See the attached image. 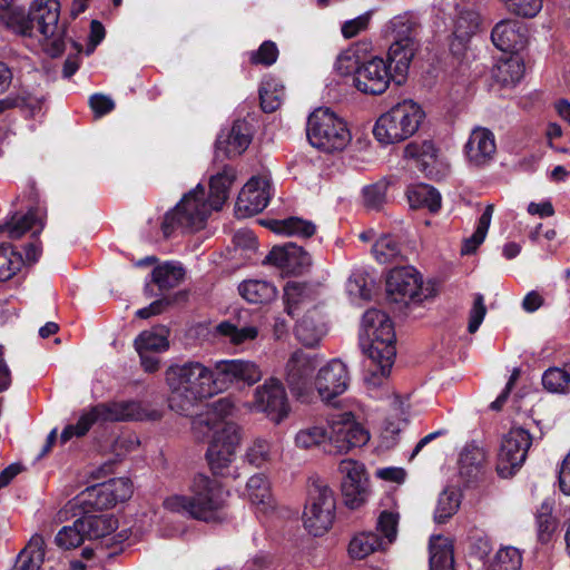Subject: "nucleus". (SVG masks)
Segmentation results:
<instances>
[{
    "label": "nucleus",
    "instance_id": "f257e3e1",
    "mask_svg": "<svg viewBox=\"0 0 570 570\" xmlns=\"http://www.w3.org/2000/svg\"><path fill=\"white\" fill-rule=\"evenodd\" d=\"M169 409L180 415L194 417L191 428L197 439L210 438L205 458L212 473L217 476L229 475L230 464L242 439L240 428L224 420L233 409L232 402L219 399L212 403L206 413H198V402L208 396L207 391L180 386H169Z\"/></svg>",
    "mask_w": 570,
    "mask_h": 570
},
{
    "label": "nucleus",
    "instance_id": "f03ea898",
    "mask_svg": "<svg viewBox=\"0 0 570 570\" xmlns=\"http://www.w3.org/2000/svg\"><path fill=\"white\" fill-rule=\"evenodd\" d=\"M262 377V371L252 361L223 360L213 370L199 362L171 365L166 371L168 386L207 391V395L223 392L232 385H253Z\"/></svg>",
    "mask_w": 570,
    "mask_h": 570
},
{
    "label": "nucleus",
    "instance_id": "7ed1b4c3",
    "mask_svg": "<svg viewBox=\"0 0 570 570\" xmlns=\"http://www.w3.org/2000/svg\"><path fill=\"white\" fill-rule=\"evenodd\" d=\"M236 179L235 169L225 165L222 171L216 173L209 179V205L205 202V188L198 184L196 188L184 195L175 208L168 212L161 223L165 237L180 227L187 230L204 228L212 210H220L229 197V190Z\"/></svg>",
    "mask_w": 570,
    "mask_h": 570
},
{
    "label": "nucleus",
    "instance_id": "20e7f679",
    "mask_svg": "<svg viewBox=\"0 0 570 570\" xmlns=\"http://www.w3.org/2000/svg\"><path fill=\"white\" fill-rule=\"evenodd\" d=\"M358 344L370 361L365 382L372 386L382 385L396 356V334L389 314L374 307L368 308L362 317Z\"/></svg>",
    "mask_w": 570,
    "mask_h": 570
},
{
    "label": "nucleus",
    "instance_id": "39448f33",
    "mask_svg": "<svg viewBox=\"0 0 570 570\" xmlns=\"http://www.w3.org/2000/svg\"><path fill=\"white\" fill-rule=\"evenodd\" d=\"M16 31L28 37L39 36L49 56H60L66 48V24L60 22V2L33 0L28 16L19 18Z\"/></svg>",
    "mask_w": 570,
    "mask_h": 570
},
{
    "label": "nucleus",
    "instance_id": "423d86ee",
    "mask_svg": "<svg viewBox=\"0 0 570 570\" xmlns=\"http://www.w3.org/2000/svg\"><path fill=\"white\" fill-rule=\"evenodd\" d=\"M224 493L220 484L205 474L194 478L190 495H175L165 501L167 509L189 517L214 522L218 520L217 513L223 508Z\"/></svg>",
    "mask_w": 570,
    "mask_h": 570
},
{
    "label": "nucleus",
    "instance_id": "0eeeda50",
    "mask_svg": "<svg viewBox=\"0 0 570 570\" xmlns=\"http://www.w3.org/2000/svg\"><path fill=\"white\" fill-rule=\"evenodd\" d=\"M424 112L413 100H403L382 115L373 127L377 142H402L420 127Z\"/></svg>",
    "mask_w": 570,
    "mask_h": 570
},
{
    "label": "nucleus",
    "instance_id": "6e6552de",
    "mask_svg": "<svg viewBox=\"0 0 570 570\" xmlns=\"http://www.w3.org/2000/svg\"><path fill=\"white\" fill-rule=\"evenodd\" d=\"M335 511L333 490L318 479L313 480L308 487V501L303 513L305 529L314 537H322L331 529Z\"/></svg>",
    "mask_w": 570,
    "mask_h": 570
},
{
    "label": "nucleus",
    "instance_id": "1a4fd4ad",
    "mask_svg": "<svg viewBox=\"0 0 570 570\" xmlns=\"http://www.w3.org/2000/svg\"><path fill=\"white\" fill-rule=\"evenodd\" d=\"M391 45L387 61L394 63L397 76L404 77L417 49L416 22L411 16L394 17L389 23Z\"/></svg>",
    "mask_w": 570,
    "mask_h": 570
},
{
    "label": "nucleus",
    "instance_id": "9d476101",
    "mask_svg": "<svg viewBox=\"0 0 570 570\" xmlns=\"http://www.w3.org/2000/svg\"><path fill=\"white\" fill-rule=\"evenodd\" d=\"M386 297L391 303L407 306L422 303L434 296L433 287H423L420 273L412 266L395 267L390 271L385 282Z\"/></svg>",
    "mask_w": 570,
    "mask_h": 570
},
{
    "label": "nucleus",
    "instance_id": "9b49d317",
    "mask_svg": "<svg viewBox=\"0 0 570 570\" xmlns=\"http://www.w3.org/2000/svg\"><path fill=\"white\" fill-rule=\"evenodd\" d=\"M147 417V412L141 404L136 401L106 402L92 406L89 412L83 413L73 426L78 432V438L87 434L96 422H125L142 421Z\"/></svg>",
    "mask_w": 570,
    "mask_h": 570
},
{
    "label": "nucleus",
    "instance_id": "f8f14e48",
    "mask_svg": "<svg viewBox=\"0 0 570 570\" xmlns=\"http://www.w3.org/2000/svg\"><path fill=\"white\" fill-rule=\"evenodd\" d=\"M317 365V354L302 350L294 352L286 364L287 386L292 395L301 403L311 401L312 377Z\"/></svg>",
    "mask_w": 570,
    "mask_h": 570
},
{
    "label": "nucleus",
    "instance_id": "ddd939ff",
    "mask_svg": "<svg viewBox=\"0 0 570 570\" xmlns=\"http://www.w3.org/2000/svg\"><path fill=\"white\" fill-rule=\"evenodd\" d=\"M532 436L528 430L512 428L504 435L498 454L497 472L501 478L512 476L524 463Z\"/></svg>",
    "mask_w": 570,
    "mask_h": 570
},
{
    "label": "nucleus",
    "instance_id": "4468645a",
    "mask_svg": "<svg viewBox=\"0 0 570 570\" xmlns=\"http://www.w3.org/2000/svg\"><path fill=\"white\" fill-rule=\"evenodd\" d=\"M306 135L308 142H351L352 135L347 124L330 108H316L307 118Z\"/></svg>",
    "mask_w": 570,
    "mask_h": 570
},
{
    "label": "nucleus",
    "instance_id": "2eb2a0df",
    "mask_svg": "<svg viewBox=\"0 0 570 570\" xmlns=\"http://www.w3.org/2000/svg\"><path fill=\"white\" fill-rule=\"evenodd\" d=\"M263 264L276 266L286 275L301 276L309 271L312 257L302 246L288 242L273 246Z\"/></svg>",
    "mask_w": 570,
    "mask_h": 570
},
{
    "label": "nucleus",
    "instance_id": "dca6fc26",
    "mask_svg": "<svg viewBox=\"0 0 570 570\" xmlns=\"http://www.w3.org/2000/svg\"><path fill=\"white\" fill-rule=\"evenodd\" d=\"M392 65L391 61L387 63L381 57H372L363 61L361 69L356 71V77L353 78L355 88L367 95L383 94L393 78Z\"/></svg>",
    "mask_w": 570,
    "mask_h": 570
},
{
    "label": "nucleus",
    "instance_id": "f3484780",
    "mask_svg": "<svg viewBox=\"0 0 570 570\" xmlns=\"http://www.w3.org/2000/svg\"><path fill=\"white\" fill-rule=\"evenodd\" d=\"M338 470L343 474L341 491L345 505L350 509L360 508L366 501L368 487L364 465L354 460H343Z\"/></svg>",
    "mask_w": 570,
    "mask_h": 570
},
{
    "label": "nucleus",
    "instance_id": "a211bd4d",
    "mask_svg": "<svg viewBox=\"0 0 570 570\" xmlns=\"http://www.w3.org/2000/svg\"><path fill=\"white\" fill-rule=\"evenodd\" d=\"M256 409L276 424H279L289 413L287 395L283 384L276 379H269L255 390Z\"/></svg>",
    "mask_w": 570,
    "mask_h": 570
},
{
    "label": "nucleus",
    "instance_id": "6ab92c4d",
    "mask_svg": "<svg viewBox=\"0 0 570 570\" xmlns=\"http://www.w3.org/2000/svg\"><path fill=\"white\" fill-rule=\"evenodd\" d=\"M350 376L341 360H332L321 367L315 377V387L323 401L331 403L348 387Z\"/></svg>",
    "mask_w": 570,
    "mask_h": 570
},
{
    "label": "nucleus",
    "instance_id": "aec40b11",
    "mask_svg": "<svg viewBox=\"0 0 570 570\" xmlns=\"http://www.w3.org/2000/svg\"><path fill=\"white\" fill-rule=\"evenodd\" d=\"M327 439L328 448L325 451L333 454H343L353 448L365 445L370 440V433L356 422H336L331 426Z\"/></svg>",
    "mask_w": 570,
    "mask_h": 570
},
{
    "label": "nucleus",
    "instance_id": "412c9836",
    "mask_svg": "<svg viewBox=\"0 0 570 570\" xmlns=\"http://www.w3.org/2000/svg\"><path fill=\"white\" fill-rule=\"evenodd\" d=\"M268 188V180L262 177H252L238 195L236 213L243 217L261 213L269 202Z\"/></svg>",
    "mask_w": 570,
    "mask_h": 570
},
{
    "label": "nucleus",
    "instance_id": "4be33fe9",
    "mask_svg": "<svg viewBox=\"0 0 570 570\" xmlns=\"http://www.w3.org/2000/svg\"><path fill=\"white\" fill-rule=\"evenodd\" d=\"M491 40L503 52L519 51L527 42V30L517 20H501L493 27Z\"/></svg>",
    "mask_w": 570,
    "mask_h": 570
},
{
    "label": "nucleus",
    "instance_id": "5701e85b",
    "mask_svg": "<svg viewBox=\"0 0 570 570\" xmlns=\"http://www.w3.org/2000/svg\"><path fill=\"white\" fill-rule=\"evenodd\" d=\"M480 14L472 9L459 10L454 20L453 37L451 50L459 52L465 48L470 39L480 30Z\"/></svg>",
    "mask_w": 570,
    "mask_h": 570
},
{
    "label": "nucleus",
    "instance_id": "b1692460",
    "mask_svg": "<svg viewBox=\"0 0 570 570\" xmlns=\"http://www.w3.org/2000/svg\"><path fill=\"white\" fill-rule=\"evenodd\" d=\"M325 333V324L316 307L309 309L295 326L296 338L306 347H315Z\"/></svg>",
    "mask_w": 570,
    "mask_h": 570
},
{
    "label": "nucleus",
    "instance_id": "393cba45",
    "mask_svg": "<svg viewBox=\"0 0 570 570\" xmlns=\"http://www.w3.org/2000/svg\"><path fill=\"white\" fill-rule=\"evenodd\" d=\"M214 335L228 341L233 345H240L254 341L258 335V328L254 325L243 324L240 317H235L217 324Z\"/></svg>",
    "mask_w": 570,
    "mask_h": 570
},
{
    "label": "nucleus",
    "instance_id": "a878e982",
    "mask_svg": "<svg viewBox=\"0 0 570 570\" xmlns=\"http://www.w3.org/2000/svg\"><path fill=\"white\" fill-rule=\"evenodd\" d=\"M85 514L78 518L80 529H83L86 539L98 540L112 533L118 528V519L112 514H89L90 509L83 508Z\"/></svg>",
    "mask_w": 570,
    "mask_h": 570
},
{
    "label": "nucleus",
    "instance_id": "bb28decb",
    "mask_svg": "<svg viewBox=\"0 0 570 570\" xmlns=\"http://www.w3.org/2000/svg\"><path fill=\"white\" fill-rule=\"evenodd\" d=\"M485 452L475 444H468L460 454V475L466 483L476 482L484 473Z\"/></svg>",
    "mask_w": 570,
    "mask_h": 570
},
{
    "label": "nucleus",
    "instance_id": "cd10ccee",
    "mask_svg": "<svg viewBox=\"0 0 570 570\" xmlns=\"http://www.w3.org/2000/svg\"><path fill=\"white\" fill-rule=\"evenodd\" d=\"M404 157L414 160L416 168L428 178H433L439 173L435 145H405Z\"/></svg>",
    "mask_w": 570,
    "mask_h": 570
},
{
    "label": "nucleus",
    "instance_id": "c85d7f7f",
    "mask_svg": "<svg viewBox=\"0 0 570 570\" xmlns=\"http://www.w3.org/2000/svg\"><path fill=\"white\" fill-rule=\"evenodd\" d=\"M410 208H428L431 213H438L441 208V194L436 188L428 184L410 186L406 190Z\"/></svg>",
    "mask_w": 570,
    "mask_h": 570
},
{
    "label": "nucleus",
    "instance_id": "c756f323",
    "mask_svg": "<svg viewBox=\"0 0 570 570\" xmlns=\"http://www.w3.org/2000/svg\"><path fill=\"white\" fill-rule=\"evenodd\" d=\"M262 224L276 234H284L288 236L296 235L304 238H309L316 232V226L313 222L296 216H291L282 220L272 219L262 222Z\"/></svg>",
    "mask_w": 570,
    "mask_h": 570
},
{
    "label": "nucleus",
    "instance_id": "7c9ffc66",
    "mask_svg": "<svg viewBox=\"0 0 570 570\" xmlns=\"http://www.w3.org/2000/svg\"><path fill=\"white\" fill-rule=\"evenodd\" d=\"M430 570H455L453 547L442 535H433L430 539Z\"/></svg>",
    "mask_w": 570,
    "mask_h": 570
},
{
    "label": "nucleus",
    "instance_id": "2f4dec72",
    "mask_svg": "<svg viewBox=\"0 0 570 570\" xmlns=\"http://www.w3.org/2000/svg\"><path fill=\"white\" fill-rule=\"evenodd\" d=\"M524 75V63L518 56L499 60L492 70L494 80L503 87H514Z\"/></svg>",
    "mask_w": 570,
    "mask_h": 570
},
{
    "label": "nucleus",
    "instance_id": "473e14b6",
    "mask_svg": "<svg viewBox=\"0 0 570 570\" xmlns=\"http://www.w3.org/2000/svg\"><path fill=\"white\" fill-rule=\"evenodd\" d=\"M238 292L242 297L253 304L268 303L277 296V289L272 283L259 279L242 282Z\"/></svg>",
    "mask_w": 570,
    "mask_h": 570
},
{
    "label": "nucleus",
    "instance_id": "72a5a7b5",
    "mask_svg": "<svg viewBox=\"0 0 570 570\" xmlns=\"http://www.w3.org/2000/svg\"><path fill=\"white\" fill-rule=\"evenodd\" d=\"M111 485L107 481L86 488L81 492V505L83 508L101 511L116 505L112 497Z\"/></svg>",
    "mask_w": 570,
    "mask_h": 570
},
{
    "label": "nucleus",
    "instance_id": "f704fd0d",
    "mask_svg": "<svg viewBox=\"0 0 570 570\" xmlns=\"http://www.w3.org/2000/svg\"><path fill=\"white\" fill-rule=\"evenodd\" d=\"M150 276L151 283L157 285L160 292H164L179 285L185 277V269L180 265L167 262L156 266Z\"/></svg>",
    "mask_w": 570,
    "mask_h": 570
},
{
    "label": "nucleus",
    "instance_id": "c9c22d12",
    "mask_svg": "<svg viewBox=\"0 0 570 570\" xmlns=\"http://www.w3.org/2000/svg\"><path fill=\"white\" fill-rule=\"evenodd\" d=\"M42 546V537H32L28 547L19 553L11 570H39L45 558Z\"/></svg>",
    "mask_w": 570,
    "mask_h": 570
},
{
    "label": "nucleus",
    "instance_id": "e433bc0d",
    "mask_svg": "<svg viewBox=\"0 0 570 570\" xmlns=\"http://www.w3.org/2000/svg\"><path fill=\"white\" fill-rule=\"evenodd\" d=\"M284 86L274 77L263 79L259 87L261 107L265 112H274L282 104Z\"/></svg>",
    "mask_w": 570,
    "mask_h": 570
},
{
    "label": "nucleus",
    "instance_id": "4c0bfd02",
    "mask_svg": "<svg viewBox=\"0 0 570 570\" xmlns=\"http://www.w3.org/2000/svg\"><path fill=\"white\" fill-rule=\"evenodd\" d=\"M382 538L374 532L356 534L348 544V554L352 559L362 560L383 546Z\"/></svg>",
    "mask_w": 570,
    "mask_h": 570
},
{
    "label": "nucleus",
    "instance_id": "58836bf2",
    "mask_svg": "<svg viewBox=\"0 0 570 570\" xmlns=\"http://www.w3.org/2000/svg\"><path fill=\"white\" fill-rule=\"evenodd\" d=\"M169 330L159 325L151 331L141 332L135 340V347L150 352L166 351L169 346L168 342Z\"/></svg>",
    "mask_w": 570,
    "mask_h": 570
},
{
    "label": "nucleus",
    "instance_id": "ea45409f",
    "mask_svg": "<svg viewBox=\"0 0 570 570\" xmlns=\"http://www.w3.org/2000/svg\"><path fill=\"white\" fill-rule=\"evenodd\" d=\"M23 265L21 253L17 252L11 244L0 245V282L12 278Z\"/></svg>",
    "mask_w": 570,
    "mask_h": 570
},
{
    "label": "nucleus",
    "instance_id": "a19ab883",
    "mask_svg": "<svg viewBox=\"0 0 570 570\" xmlns=\"http://www.w3.org/2000/svg\"><path fill=\"white\" fill-rule=\"evenodd\" d=\"M461 503V494L454 488L444 489L438 500V505L434 512V521L436 523H445L452 518Z\"/></svg>",
    "mask_w": 570,
    "mask_h": 570
},
{
    "label": "nucleus",
    "instance_id": "79ce46f5",
    "mask_svg": "<svg viewBox=\"0 0 570 570\" xmlns=\"http://www.w3.org/2000/svg\"><path fill=\"white\" fill-rule=\"evenodd\" d=\"M188 295L185 291H179L173 295H164L163 297L154 301L147 307H142L136 312V316L141 320H147L150 316L163 313L168 306L179 302H185Z\"/></svg>",
    "mask_w": 570,
    "mask_h": 570
},
{
    "label": "nucleus",
    "instance_id": "37998d69",
    "mask_svg": "<svg viewBox=\"0 0 570 570\" xmlns=\"http://www.w3.org/2000/svg\"><path fill=\"white\" fill-rule=\"evenodd\" d=\"M522 557L520 551L513 547L500 549L489 566L490 570H520Z\"/></svg>",
    "mask_w": 570,
    "mask_h": 570
},
{
    "label": "nucleus",
    "instance_id": "c03bdc74",
    "mask_svg": "<svg viewBox=\"0 0 570 570\" xmlns=\"http://www.w3.org/2000/svg\"><path fill=\"white\" fill-rule=\"evenodd\" d=\"M252 127L244 119H237L225 132L220 131L215 142H252Z\"/></svg>",
    "mask_w": 570,
    "mask_h": 570
},
{
    "label": "nucleus",
    "instance_id": "a18cd8bd",
    "mask_svg": "<svg viewBox=\"0 0 570 570\" xmlns=\"http://www.w3.org/2000/svg\"><path fill=\"white\" fill-rule=\"evenodd\" d=\"M86 539L83 529H80L78 519L72 525L63 527L56 535V543L63 549H72L79 547Z\"/></svg>",
    "mask_w": 570,
    "mask_h": 570
},
{
    "label": "nucleus",
    "instance_id": "49530a36",
    "mask_svg": "<svg viewBox=\"0 0 570 570\" xmlns=\"http://www.w3.org/2000/svg\"><path fill=\"white\" fill-rule=\"evenodd\" d=\"M464 154L470 165L482 167L494 158L497 145H464Z\"/></svg>",
    "mask_w": 570,
    "mask_h": 570
},
{
    "label": "nucleus",
    "instance_id": "de8ad7c7",
    "mask_svg": "<svg viewBox=\"0 0 570 570\" xmlns=\"http://www.w3.org/2000/svg\"><path fill=\"white\" fill-rule=\"evenodd\" d=\"M372 252L380 263H387L399 256V242L391 235H382L373 245Z\"/></svg>",
    "mask_w": 570,
    "mask_h": 570
},
{
    "label": "nucleus",
    "instance_id": "09e8293b",
    "mask_svg": "<svg viewBox=\"0 0 570 570\" xmlns=\"http://www.w3.org/2000/svg\"><path fill=\"white\" fill-rule=\"evenodd\" d=\"M542 385L552 393H566L568 381L563 368L550 367L542 375Z\"/></svg>",
    "mask_w": 570,
    "mask_h": 570
},
{
    "label": "nucleus",
    "instance_id": "8fccbe9b",
    "mask_svg": "<svg viewBox=\"0 0 570 570\" xmlns=\"http://www.w3.org/2000/svg\"><path fill=\"white\" fill-rule=\"evenodd\" d=\"M249 499L256 504H266L269 499V489L266 479L262 474H256L247 481Z\"/></svg>",
    "mask_w": 570,
    "mask_h": 570
},
{
    "label": "nucleus",
    "instance_id": "3c124183",
    "mask_svg": "<svg viewBox=\"0 0 570 570\" xmlns=\"http://www.w3.org/2000/svg\"><path fill=\"white\" fill-rule=\"evenodd\" d=\"M363 60L357 53L356 48H350L343 51L336 60V69L342 75H353L356 77L357 69H361Z\"/></svg>",
    "mask_w": 570,
    "mask_h": 570
},
{
    "label": "nucleus",
    "instance_id": "603ef678",
    "mask_svg": "<svg viewBox=\"0 0 570 570\" xmlns=\"http://www.w3.org/2000/svg\"><path fill=\"white\" fill-rule=\"evenodd\" d=\"M327 440V431L320 426H313L299 431L295 436V443L302 449H309Z\"/></svg>",
    "mask_w": 570,
    "mask_h": 570
},
{
    "label": "nucleus",
    "instance_id": "864d4df0",
    "mask_svg": "<svg viewBox=\"0 0 570 570\" xmlns=\"http://www.w3.org/2000/svg\"><path fill=\"white\" fill-rule=\"evenodd\" d=\"M37 218L32 212L21 216L16 223H6L0 225V233L7 230L11 239L20 238L26 232L30 230L36 224Z\"/></svg>",
    "mask_w": 570,
    "mask_h": 570
},
{
    "label": "nucleus",
    "instance_id": "5fc2aeb1",
    "mask_svg": "<svg viewBox=\"0 0 570 570\" xmlns=\"http://www.w3.org/2000/svg\"><path fill=\"white\" fill-rule=\"evenodd\" d=\"M386 178L363 188L365 204L368 207L379 209L385 202V194L389 186Z\"/></svg>",
    "mask_w": 570,
    "mask_h": 570
},
{
    "label": "nucleus",
    "instance_id": "6e6d98bb",
    "mask_svg": "<svg viewBox=\"0 0 570 570\" xmlns=\"http://www.w3.org/2000/svg\"><path fill=\"white\" fill-rule=\"evenodd\" d=\"M278 49L275 42L266 40L256 51L250 52V62L253 65L272 66L276 62Z\"/></svg>",
    "mask_w": 570,
    "mask_h": 570
},
{
    "label": "nucleus",
    "instance_id": "4d7b16f0",
    "mask_svg": "<svg viewBox=\"0 0 570 570\" xmlns=\"http://www.w3.org/2000/svg\"><path fill=\"white\" fill-rule=\"evenodd\" d=\"M508 9L513 13L533 18L542 9V0H505Z\"/></svg>",
    "mask_w": 570,
    "mask_h": 570
},
{
    "label": "nucleus",
    "instance_id": "13d9d810",
    "mask_svg": "<svg viewBox=\"0 0 570 570\" xmlns=\"http://www.w3.org/2000/svg\"><path fill=\"white\" fill-rule=\"evenodd\" d=\"M110 490H112L114 501L117 504L118 502H125L129 500L132 495V482L128 478H115L107 481Z\"/></svg>",
    "mask_w": 570,
    "mask_h": 570
},
{
    "label": "nucleus",
    "instance_id": "bf43d9fd",
    "mask_svg": "<svg viewBox=\"0 0 570 570\" xmlns=\"http://www.w3.org/2000/svg\"><path fill=\"white\" fill-rule=\"evenodd\" d=\"M485 314H487V307L484 305V297L482 294H476L474 296L473 306L470 311L469 324H468L469 333L473 334L479 330L481 323L484 320Z\"/></svg>",
    "mask_w": 570,
    "mask_h": 570
},
{
    "label": "nucleus",
    "instance_id": "052dcab7",
    "mask_svg": "<svg viewBox=\"0 0 570 570\" xmlns=\"http://www.w3.org/2000/svg\"><path fill=\"white\" fill-rule=\"evenodd\" d=\"M399 515L391 511L384 510L381 512L377 519V529L384 534L390 542H392L396 537V527H397Z\"/></svg>",
    "mask_w": 570,
    "mask_h": 570
},
{
    "label": "nucleus",
    "instance_id": "680f3d73",
    "mask_svg": "<svg viewBox=\"0 0 570 570\" xmlns=\"http://www.w3.org/2000/svg\"><path fill=\"white\" fill-rule=\"evenodd\" d=\"M538 539L541 543H548L557 528V522L550 512H541L537 515Z\"/></svg>",
    "mask_w": 570,
    "mask_h": 570
},
{
    "label": "nucleus",
    "instance_id": "e2e57ef3",
    "mask_svg": "<svg viewBox=\"0 0 570 570\" xmlns=\"http://www.w3.org/2000/svg\"><path fill=\"white\" fill-rule=\"evenodd\" d=\"M311 148L309 155L313 163L318 160L327 163L331 160V157L338 156L344 150V147L341 145H311Z\"/></svg>",
    "mask_w": 570,
    "mask_h": 570
},
{
    "label": "nucleus",
    "instance_id": "0e129e2a",
    "mask_svg": "<svg viewBox=\"0 0 570 570\" xmlns=\"http://www.w3.org/2000/svg\"><path fill=\"white\" fill-rule=\"evenodd\" d=\"M370 22L367 13L361 14L354 19L347 20L342 26V35L345 39L356 37L360 32L364 31Z\"/></svg>",
    "mask_w": 570,
    "mask_h": 570
},
{
    "label": "nucleus",
    "instance_id": "69168bd1",
    "mask_svg": "<svg viewBox=\"0 0 570 570\" xmlns=\"http://www.w3.org/2000/svg\"><path fill=\"white\" fill-rule=\"evenodd\" d=\"M89 106L97 118L102 117L115 108L114 100L105 95L95 94L89 98Z\"/></svg>",
    "mask_w": 570,
    "mask_h": 570
},
{
    "label": "nucleus",
    "instance_id": "338daca9",
    "mask_svg": "<svg viewBox=\"0 0 570 570\" xmlns=\"http://www.w3.org/2000/svg\"><path fill=\"white\" fill-rule=\"evenodd\" d=\"M268 455V444L265 441L258 440L246 452L247 461L255 466H261L266 461Z\"/></svg>",
    "mask_w": 570,
    "mask_h": 570
},
{
    "label": "nucleus",
    "instance_id": "774afa93",
    "mask_svg": "<svg viewBox=\"0 0 570 570\" xmlns=\"http://www.w3.org/2000/svg\"><path fill=\"white\" fill-rule=\"evenodd\" d=\"M233 243L243 250H255L257 248V238L250 229H239L234 234Z\"/></svg>",
    "mask_w": 570,
    "mask_h": 570
}]
</instances>
